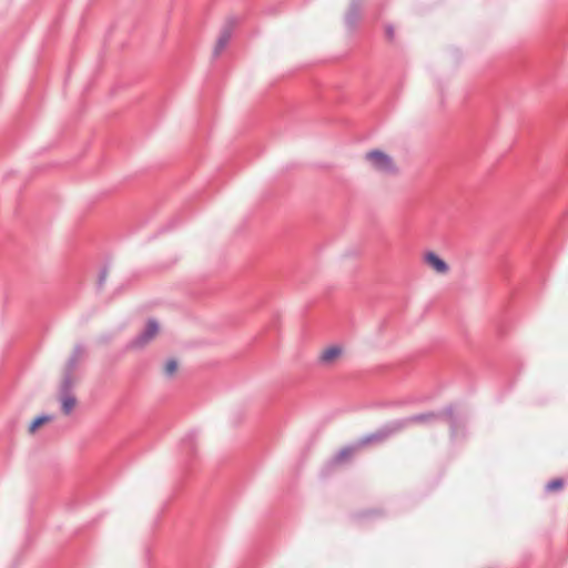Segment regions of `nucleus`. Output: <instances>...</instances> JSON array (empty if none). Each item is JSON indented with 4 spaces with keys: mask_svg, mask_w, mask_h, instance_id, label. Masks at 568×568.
<instances>
[{
    "mask_svg": "<svg viewBox=\"0 0 568 568\" xmlns=\"http://www.w3.org/2000/svg\"><path fill=\"white\" fill-rule=\"evenodd\" d=\"M445 417L449 424L450 438L455 439L459 434H464L466 427V417L456 413V405L449 404L439 412H424L405 418H399L398 424L404 430L412 424H430Z\"/></svg>",
    "mask_w": 568,
    "mask_h": 568,
    "instance_id": "f257e3e1",
    "label": "nucleus"
},
{
    "mask_svg": "<svg viewBox=\"0 0 568 568\" xmlns=\"http://www.w3.org/2000/svg\"><path fill=\"white\" fill-rule=\"evenodd\" d=\"M400 426L398 424V420H390L384 425H382L378 429H376L373 433H369L357 442V447H364L368 445H379L385 443L390 437L395 436L396 434L400 433Z\"/></svg>",
    "mask_w": 568,
    "mask_h": 568,
    "instance_id": "f03ea898",
    "label": "nucleus"
},
{
    "mask_svg": "<svg viewBox=\"0 0 568 568\" xmlns=\"http://www.w3.org/2000/svg\"><path fill=\"white\" fill-rule=\"evenodd\" d=\"M73 385V377H62L59 387V399L61 402V412L64 415L71 414V412L77 405V398L72 393Z\"/></svg>",
    "mask_w": 568,
    "mask_h": 568,
    "instance_id": "7ed1b4c3",
    "label": "nucleus"
},
{
    "mask_svg": "<svg viewBox=\"0 0 568 568\" xmlns=\"http://www.w3.org/2000/svg\"><path fill=\"white\" fill-rule=\"evenodd\" d=\"M366 159L371 161L374 169L384 173H395L396 166L393 159L381 150H372L366 153Z\"/></svg>",
    "mask_w": 568,
    "mask_h": 568,
    "instance_id": "20e7f679",
    "label": "nucleus"
},
{
    "mask_svg": "<svg viewBox=\"0 0 568 568\" xmlns=\"http://www.w3.org/2000/svg\"><path fill=\"white\" fill-rule=\"evenodd\" d=\"M160 325L156 320L150 318L144 329L138 334L129 344L128 348H142L158 334Z\"/></svg>",
    "mask_w": 568,
    "mask_h": 568,
    "instance_id": "39448f33",
    "label": "nucleus"
},
{
    "mask_svg": "<svg viewBox=\"0 0 568 568\" xmlns=\"http://www.w3.org/2000/svg\"><path fill=\"white\" fill-rule=\"evenodd\" d=\"M237 24V18L230 17L221 29L220 36L213 49V57L216 58L225 49L232 38L233 30Z\"/></svg>",
    "mask_w": 568,
    "mask_h": 568,
    "instance_id": "423d86ee",
    "label": "nucleus"
},
{
    "mask_svg": "<svg viewBox=\"0 0 568 568\" xmlns=\"http://www.w3.org/2000/svg\"><path fill=\"white\" fill-rule=\"evenodd\" d=\"M85 356V346L81 343L74 345L63 368V377H73V372L81 358Z\"/></svg>",
    "mask_w": 568,
    "mask_h": 568,
    "instance_id": "0eeeda50",
    "label": "nucleus"
},
{
    "mask_svg": "<svg viewBox=\"0 0 568 568\" xmlns=\"http://www.w3.org/2000/svg\"><path fill=\"white\" fill-rule=\"evenodd\" d=\"M362 0H351L348 9L345 13V24L349 30H354L361 18Z\"/></svg>",
    "mask_w": 568,
    "mask_h": 568,
    "instance_id": "6e6552de",
    "label": "nucleus"
},
{
    "mask_svg": "<svg viewBox=\"0 0 568 568\" xmlns=\"http://www.w3.org/2000/svg\"><path fill=\"white\" fill-rule=\"evenodd\" d=\"M424 260L437 273L444 274L449 270L448 264L433 251L427 252Z\"/></svg>",
    "mask_w": 568,
    "mask_h": 568,
    "instance_id": "1a4fd4ad",
    "label": "nucleus"
},
{
    "mask_svg": "<svg viewBox=\"0 0 568 568\" xmlns=\"http://www.w3.org/2000/svg\"><path fill=\"white\" fill-rule=\"evenodd\" d=\"M359 447H357V444L354 445V446H346L344 448H342L337 454H335V456L332 458L331 463H329V466H335V465H338V464H342L344 462H346L347 459H349L354 453L358 449Z\"/></svg>",
    "mask_w": 568,
    "mask_h": 568,
    "instance_id": "9d476101",
    "label": "nucleus"
},
{
    "mask_svg": "<svg viewBox=\"0 0 568 568\" xmlns=\"http://www.w3.org/2000/svg\"><path fill=\"white\" fill-rule=\"evenodd\" d=\"M196 438H197V434L195 432H190L181 440V447H182L183 452H185L189 455L195 454V450H196Z\"/></svg>",
    "mask_w": 568,
    "mask_h": 568,
    "instance_id": "9b49d317",
    "label": "nucleus"
},
{
    "mask_svg": "<svg viewBox=\"0 0 568 568\" xmlns=\"http://www.w3.org/2000/svg\"><path fill=\"white\" fill-rule=\"evenodd\" d=\"M383 515H384V513L382 509L373 508V509L361 510V511L352 514V519L359 521V520H366V519L382 517Z\"/></svg>",
    "mask_w": 568,
    "mask_h": 568,
    "instance_id": "f8f14e48",
    "label": "nucleus"
},
{
    "mask_svg": "<svg viewBox=\"0 0 568 568\" xmlns=\"http://www.w3.org/2000/svg\"><path fill=\"white\" fill-rule=\"evenodd\" d=\"M342 354V348L337 345L327 347L321 355V362L331 364Z\"/></svg>",
    "mask_w": 568,
    "mask_h": 568,
    "instance_id": "ddd939ff",
    "label": "nucleus"
},
{
    "mask_svg": "<svg viewBox=\"0 0 568 568\" xmlns=\"http://www.w3.org/2000/svg\"><path fill=\"white\" fill-rule=\"evenodd\" d=\"M52 419H53L52 415H48V414L38 415L29 424V428H28L29 433L34 434L40 427H42L47 423L51 422Z\"/></svg>",
    "mask_w": 568,
    "mask_h": 568,
    "instance_id": "4468645a",
    "label": "nucleus"
},
{
    "mask_svg": "<svg viewBox=\"0 0 568 568\" xmlns=\"http://www.w3.org/2000/svg\"><path fill=\"white\" fill-rule=\"evenodd\" d=\"M565 486V480L560 477L554 478L547 483L545 486L546 493H555L562 489Z\"/></svg>",
    "mask_w": 568,
    "mask_h": 568,
    "instance_id": "2eb2a0df",
    "label": "nucleus"
},
{
    "mask_svg": "<svg viewBox=\"0 0 568 568\" xmlns=\"http://www.w3.org/2000/svg\"><path fill=\"white\" fill-rule=\"evenodd\" d=\"M179 368V363L174 358H170L164 366V374L168 377H172Z\"/></svg>",
    "mask_w": 568,
    "mask_h": 568,
    "instance_id": "dca6fc26",
    "label": "nucleus"
},
{
    "mask_svg": "<svg viewBox=\"0 0 568 568\" xmlns=\"http://www.w3.org/2000/svg\"><path fill=\"white\" fill-rule=\"evenodd\" d=\"M113 338H114L113 333H104L98 337V343L101 345H108L113 341Z\"/></svg>",
    "mask_w": 568,
    "mask_h": 568,
    "instance_id": "f3484780",
    "label": "nucleus"
},
{
    "mask_svg": "<svg viewBox=\"0 0 568 568\" xmlns=\"http://www.w3.org/2000/svg\"><path fill=\"white\" fill-rule=\"evenodd\" d=\"M108 272H109V267L108 265H105L104 267H102V270L100 271L99 273V277H98V287L101 288L106 280V276H108Z\"/></svg>",
    "mask_w": 568,
    "mask_h": 568,
    "instance_id": "a211bd4d",
    "label": "nucleus"
},
{
    "mask_svg": "<svg viewBox=\"0 0 568 568\" xmlns=\"http://www.w3.org/2000/svg\"><path fill=\"white\" fill-rule=\"evenodd\" d=\"M385 36H386L387 40H389V41L394 40L395 30H394V27L392 24H387L386 26V28H385Z\"/></svg>",
    "mask_w": 568,
    "mask_h": 568,
    "instance_id": "6ab92c4d",
    "label": "nucleus"
},
{
    "mask_svg": "<svg viewBox=\"0 0 568 568\" xmlns=\"http://www.w3.org/2000/svg\"><path fill=\"white\" fill-rule=\"evenodd\" d=\"M176 223H178V219L176 217L172 219V221L165 226V229H163V231L173 229Z\"/></svg>",
    "mask_w": 568,
    "mask_h": 568,
    "instance_id": "aec40b11",
    "label": "nucleus"
}]
</instances>
